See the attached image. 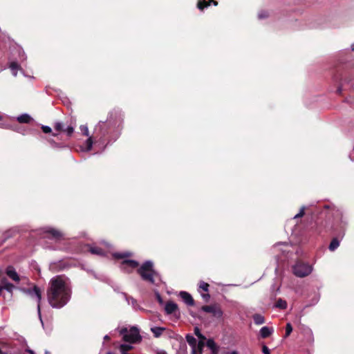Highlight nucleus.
<instances>
[{"instance_id":"1","label":"nucleus","mask_w":354,"mask_h":354,"mask_svg":"<svg viewBox=\"0 0 354 354\" xmlns=\"http://www.w3.org/2000/svg\"><path fill=\"white\" fill-rule=\"evenodd\" d=\"M71 289L68 282L61 276L51 279L47 290L49 304L55 308H61L70 300Z\"/></svg>"},{"instance_id":"2","label":"nucleus","mask_w":354,"mask_h":354,"mask_svg":"<svg viewBox=\"0 0 354 354\" xmlns=\"http://www.w3.org/2000/svg\"><path fill=\"white\" fill-rule=\"evenodd\" d=\"M138 273L141 278L152 284L156 283V281H160L159 274L154 270L153 263L151 261H147L138 268Z\"/></svg>"},{"instance_id":"3","label":"nucleus","mask_w":354,"mask_h":354,"mask_svg":"<svg viewBox=\"0 0 354 354\" xmlns=\"http://www.w3.org/2000/svg\"><path fill=\"white\" fill-rule=\"evenodd\" d=\"M120 333L122 335L123 340L130 344H134L141 340L138 329L133 326L129 330L127 328H122Z\"/></svg>"},{"instance_id":"4","label":"nucleus","mask_w":354,"mask_h":354,"mask_svg":"<svg viewBox=\"0 0 354 354\" xmlns=\"http://www.w3.org/2000/svg\"><path fill=\"white\" fill-rule=\"evenodd\" d=\"M27 294L32 298L37 301V313L41 322V325L44 326V322L41 318V306L40 302L41 299V292L40 289L37 286H34L33 288H30L26 290Z\"/></svg>"},{"instance_id":"5","label":"nucleus","mask_w":354,"mask_h":354,"mask_svg":"<svg viewBox=\"0 0 354 354\" xmlns=\"http://www.w3.org/2000/svg\"><path fill=\"white\" fill-rule=\"evenodd\" d=\"M292 270L297 277H304L311 273L313 268L308 263L298 262L293 266Z\"/></svg>"},{"instance_id":"6","label":"nucleus","mask_w":354,"mask_h":354,"mask_svg":"<svg viewBox=\"0 0 354 354\" xmlns=\"http://www.w3.org/2000/svg\"><path fill=\"white\" fill-rule=\"evenodd\" d=\"M44 238L49 239L50 240L55 241V242L59 241L64 239V234H62L60 231L52 228V227H46L44 228Z\"/></svg>"},{"instance_id":"7","label":"nucleus","mask_w":354,"mask_h":354,"mask_svg":"<svg viewBox=\"0 0 354 354\" xmlns=\"http://www.w3.org/2000/svg\"><path fill=\"white\" fill-rule=\"evenodd\" d=\"M80 129L84 136L88 137L87 140L85 141L84 145L81 147L82 150L84 151H89L91 150L93 145V137L89 136V131H88L87 125H81L80 127Z\"/></svg>"},{"instance_id":"8","label":"nucleus","mask_w":354,"mask_h":354,"mask_svg":"<svg viewBox=\"0 0 354 354\" xmlns=\"http://www.w3.org/2000/svg\"><path fill=\"white\" fill-rule=\"evenodd\" d=\"M111 129L110 122H100L95 127L94 133L96 136H100V139H102L106 134L109 133Z\"/></svg>"},{"instance_id":"9","label":"nucleus","mask_w":354,"mask_h":354,"mask_svg":"<svg viewBox=\"0 0 354 354\" xmlns=\"http://www.w3.org/2000/svg\"><path fill=\"white\" fill-rule=\"evenodd\" d=\"M201 310L204 312L212 314L216 318H221L223 316L222 310L216 305L203 306Z\"/></svg>"},{"instance_id":"10","label":"nucleus","mask_w":354,"mask_h":354,"mask_svg":"<svg viewBox=\"0 0 354 354\" xmlns=\"http://www.w3.org/2000/svg\"><path fill=\"white\" fill-rule=\"evenodd\" d=\"M139 263L134 260H124L120 265V269L126 272H131L133 270L138 268Z\"/></svg>"},{"instance_id":"11","label":"nucleus","mask_w":354,"mask_h":354,"mask_svg":"<svg viewBox=\"0 0 354 354\" xmlns=\"http://www.w3.org/2000/svg\"><path fill=\"white\" fill-rule=\"evenodd\" d=\"M165 310L167 315L174 314L176 317H179L180 316L178 305L174 302H167L165 305Z\"/></svg>"},{"instance_id":"12","label":"nucleus","mask_w":354,"mask_h":354,"mask_svg":"<svg viewBox=\"0 0 354 354\" xmlns=\"http://www.w3.org/2000/svg\"><path fill=\"white\" fill-rule=\"evenodd\" d=\"M209 284L204 281H200L198 286V292H200L203 299L207 301L210 295L207 293L209 291Z\"/></svg>"},{"instance_id":"13","label":"nucleus","mask_w":354,"mask_h":354,"mask_svg":"<svg viewBox=\"0 0 354 354\" xmlns=\"http://www.w3.org/2000/svg\"><path fill=\"white\" fill-rule=\"evenodd\" d=\"M6 273L8 275V277L12 281L17 283H19L20 281V277L17 272H16L15 269L12 266H8L6 270Z\"/></svg>"},{"instance_id":"14","label":"nucleus","mask_w":354,"mask_h":354,"mask_svg":"<svg viewBox=\"0 0 354 354\" xmlns=\"http://www.w3.org/2000/svg\"><path fill=\"white\" fill-rule=\"evenodd\" d=\"M179 295L187 305L193 306L194 304V299L189 293L185 291H181Z\"/></svg>"},{"instance_id":"15","label":"nucleus","mask_w":354,"mask_h":354,"mask_svg":"<svg viewBox=\"0 0 354 354\" xmlns=\"http://www.w3.org/2000/svg\"><path fill=\"white\" fill-rule=\"evenodd\" d=\"M274 333L272 327L263 326L259 330V335L261 338H267Z\"/></svg>"},{"instance_id":"16","label":"nucleus","mask_w":354,"mask_h":354,"mask_svg":"<svg viewBox=\"0 0 354 354\" xmlns=\"http://www.w3.org/2000/svg\"><path fill=\"white\" fill-rule=\"evenodd\" d=\"M206 346L211 350L212 354H218L219 347L213 339H208L206 342Z\"/></svg>"},{"instance_id":"17","label":"nucleus","mask_w":354,"mask_h":354,"mask_svg":"<svg viewBox=\"0 0 354 354\" xmlns=\"http://www.w3.org/2000/svg\"><path fill=\"white\" fill-rule=\"evenodd\" d=\"M89 251L91 254L99 256H104L106 253L104 249L98 246H90Z\"/></svg>"},{"instance_id":"18","label":"nucleus","mask_w":354,"mask_h":354,"mask_svg":"<svg viewBox=\"0 0 354 354\" xmlns=\"http://www.w3.org/2000/svg\"><path fill=\"white\" fill-rule=\"evenodd\" d=\"M212 1L214 6H217L218 3L213 0H200L197 4V6L198 9L202 10L204 9V8L209 6Z\"/></svg>"},{"instance_id":"19","label":"nucleus","mask_w":354,"mask_h":354,"mask_svg":"<svg viewBox=\"0 0 354 354\" xmlns=\"http://www.w3.org/2000/svg\"><path fill=\"white\" fill-rule=\"evenodd\" d=\"M185 339H186L187 342L191 346L192 350V349L196 350L197 341H196V338L193 335H192L190 334H187L185 337Z\"/></svg>"},{"instance_id":"20","label":"nucleus","mask_w":354,"mask_h":354,"mask_svg":"<svg viewBox=\"0 0 354 354\" xmlns=\"http://www.w3.org/2000/svg\"><path fill=\"white\" fill-rule=\"evenodd\" d=\"M9 68L11 70L12 74L15 77L17 76L18 71H21V66L17 62H11L9 64Z\"/></svg>"},{"instance_id":"21","label":"nucleus","mask_w":354,"mask_h":354,"mask_svg":"<svg viewBox=\"0 0 354 354\" xmlns=\"http://www.w3.org/2000/svg\"><path fill=\"white\" fill-rule=\"evenodd\" d=\"M166 330L165 327L154 326L151 328V330L155 337H159L162 335V333Z\"/></svg>"},{"instance_id":"22","label":"nucleus","mask_w":354,"mask_h":354,"mask_svg":"<svg viewBox=\"0 0 354 354\" xmlns=\"http://www.w3.org/2000/svg\"><path fill=\"white\" fill-rule=\"evenodd\" d=\"M252 319L256 325H261L266 322L264 317L260 314L253 315Z\"/></svg>"},{"instance_id":"23","label":"nucleus","mask_w":354,"mask_h":354,"mask_svg":"<svg viewBox=\"0 0 354 354\" xmlns=\"http://www.w3.org/2000/svg\"><path fill=\"white\" fill-rule=\"evenodd\" d=\"M17 120L20 123H29L32 119L28 114L24 113L18 116Z\"/></svg>"},{"instance_id":"24","label":"nucleus","mask_w":354,"mask_h":354,"mask_svg":"<svg viewBox=\"0 0 354 354\" xmlns=\"http://www.w3.org/2000/svg\"><path fill=\"white\" fill-rule=\"evenodd\" d=\"M339 238L336 237V238H333L329 245V250L330 251H334L335 250L339 245Z\"/></svg>"},{"instance_id":"25","label":"nucleus","mask_w":354,"mask_h":354,"mask_svg":"<svg viewBox=\"0 0 354 354\" xmlns=\"http://www.w3.org/2000/svg\"><path fill=\"white\" fill-rule=\"evenodd\" d=\"M133 346L131 344H122L119 346V349L120 353H127L129 351L133 348Z\"/></svg>"},{"instance_id":"26","label":"nucleus","mask_w":354,"mask_h":354,"mask_svg":"<svg viewBox=\"0 0 354 354\" xmlns=\"http://www.w3.org/2000/svg\"><path fill=\"white\" fill-rule=\"evenodd\" d=\"M274 306L280 309H286L287 308V302L285 300L279 298L277 299Z\"/></svg>"},{"instance_id":"27","label":"nucleus","mask_w":354,"mask_h":354,"mask_svg":"<svg viewBox=\"0 0 354 354\" xmlns=\"http://www.w3.org/2000/svg\"><path fill=\"white\" fill-rule=\"evenodd\" d=\"M131 256L130 252H123V253H114L113 257L115 259H124L127 257Z\"/></svg>"},{"instance_id":"28","label":"nucleus","mask_w":354,"mask_h":354,"mask_svg":"<svg viewBox=\"0 0 354 354\" xmlns=\"http://www.w3.org/2000/svg\"><path fill=\"white\" fill-rule=\"evenodd\" d=\"M205 342H203V341H198V342L196 344V352H198L199 354H202Z\"/></svg>"},{"instance_id":"29","label":"nucleus","mask_w":354,"mask_h":354,"mask_svg":"<svg viewBox=\"0 0 354 354\" xmlns=\"http://www.w3.org/2000/svg\"><path fill=\"white\" fill-rule=\"evenodd\" d=\"M1 288H2V290H6L8 292L12 293L13 291V289L15 288V286L12 283H6L5 286H1Z\"/></svg>"},{"instance_id":"30","label":"nucleus","mask_w":354,"mask_h":354,"mask_svg":"<svg viewBox=\"0 0 354 354\" xmlns=\"http://www.w3.org/2000/svg\"><path fill=\"white\" fill-rule=\"evenodd\" d=\"M305 209H306V207L304 206L301 207L299 210V212L298 214H297L296 215H295L293 218L296 219V218L302 217L304 215Z\"/></svg>"},{"instance_id":"31","label":"nucleus","mask_w":354,"mask_h":354,"mask_svg":"<svg viewBox=\"0 0 354 354\" xmlns=\"http://www.w3.org/2000/svg\"><path fill=\"white\" fill-rule=\"evenodd\" d=\"M292 331V325L290 323H288L286 326V337H288L290 335Z\"/></svg>"},{"instance_id":"32","label":"nucleus","mask_w":354,"mask_h":354,"mask_svg":"<svg viewBox=\"0 0 354 354\" xmlns=\"http://www.w3.org/2000/svg\"><path fill=\"white\" fill-rule=\"evenodd\" d=\"M268 12L266 10H261L258 14V17L260 19H265V18L268 17Z\"/></svg>"},{"instance_id":"33","label":"nucleus","mask_w":354,"mask_h":354,"mask_svg":"<svg viewBox=\"0 0 354 354\" xmlns=\"http://www.w3.org/2000/svg\"><path fill=\"white\" fill-rule=\"evenodd\" d=\"M64 131H65L68 136H71L74 132V128L68 126L66 129H64Z\"/></svg>"},{"instance_id":"34","label":"nucleus","mask_w":354,"mask_h":354,"mask_svg":"<svg viewBox=\"0 0 354 354\" xmlns=\"http://www.w3.org/2000/svg\"><path fill=\"white\" fill-rule=\"evenodd\" d=\"M55 129L56 131H64V125L61 122H57L55 124Z\"/></svg>"},{"instance_id":"35","label":"nucleus","mask_w":354,"mask_h":354,"mask_svg":"<svg viewBox=\"0 0 354 354\" xmlns=\"http://www.w3.org/2000/svg\"><path fill=\"white\" fill-rule=\"evenodd\" d=\"M41 129H42L43 132L45 133H49L52 131V129L50 127L45 126V125L41 126Z\"/></svg>"},{"instance_id":"36","label":"nucleus","mask_w":354,"mask_h":354,"mask_svg":"<svg viewBox=\"0 0 354 354\" xmlns=\"http://www.w3.org/2000/svg\"><path fill=\"white\" fill-rule=\"evenodd\" d=\"M262 352L263 354H270V349L266 345L263 346Z\"/></svg>"},{"instance_id":"37","label":"nucleus","mask_w":354,"mask_h":354,"mask_svg":"<svg viewBox=\"0 0 354 354\" xmlns=\"http://www.w3.org/2000/svg\"><path fill=\"white\" fill-rule=\"evenodd\" d=\"M6 283H10V282L7 280V279L6 278L1 279L0 286H5Z\"/></svg>"},{"instance_id":"38","label":"nucleus","mask_w":354,"mask_h":354,"mask_svg":"<svg viewBox=\"0 0 354 354\" xmlns=\"http://www.w3.org/2000/svg\"><path fill=\"white\" fill-rule=\"evenodd\" d=\"M194 334L196 335V336H197V337L201 334V330L198 327H195L194 329Z\"/></svg>"},{"instance_id":"39","label":"nucleus","mask_w":354,"mask_h":354,"mask_svg":"<svg viewBox=\"0 0 354 354\" xmlns=\"http://www.w3.org/2000/svg\"><path fill=\"white\" fill-rule=\"evenodd\" d=\"M3 119V116L2 115H0V121H1ZM0 128H8V127L4 123L0 122Z\"/></svg>"},{"instance_id":"40","label":"nucleus","mask_w":354,"mask_h":354,"mask_svg":"<svg viewBox=\"0 0 354 354\" xmlns=\"http://www.w3.org/2000/svg\"><path fill=\"white\" fill-rule=\"evenodd\" d=\"M199 341H203V342H205V340H206V337L205 335H203L202 333L198 336Z\"/></svg>"},{"instance_id":"41","label":"nucleus","mask_w":354,"mask_h":354,"mask_svg":"<svg viewBox=\"0 0 354 354\" xmlns=\"http://www.w3.org/2000/svg\"><path fill=\"white\" fill-rule=\"evenodd\" d=\"M178 352H181V354H186V348H182Z\"/></svg>"},{"instance_id":"42","label":"nucleus","mask_w":354,"mask_h":354,"mask_svg":"<svg viewBox=\"0 0 354 354\" xmlns=\"http://www.w3.org/2000/svg\"><path fill=\"white\" fill-rule=\"evenodd\" d=\"M25 354H34V352L30 349H26Z\"/></svg>"},{"instance_id":"43","label":"nucleus","mask_w":354,"mask_h":354,"mask_svg":"<svg viewBox=\"0 0 354 354\" xmlns=\"http://www.w3.org/2000/svg\"><path fill=\"white\" fill-rule=\"evenodd\" d=\"M102 244H104L107 249H109L110 248V245L105 242H103Z\"/></svg>"},{"instance_id":"44","label":"nucleus","mask_w":354,"mask_h":354,"mask_svg":"<svg viewBox=\"0 0 354 354\" xmlns=\"http://www.w3.org/2000/svg\"><path fill=\"white\" fill-rule=\"evenodd\" d=\"M157 297H158V299L159 302H160V303H162V299H161V297H160V295H158H158H157Z\"/></svg>"},{"instance_id":"45","label":"nucleus","mask_w":354,"mask_h":354,"mask_svg":"<svg viewBox=\"0 0 354 354\" xmlns=\"http://www.w3.org/2000/svg\"><path fill=\"white\" fill-rule=\"evenodd\" d=\"M156 354H167V353L164 351H158Z\"/></svg>"},{"instance_id":"46","label":"nucleus","mask_w":354,"mask_h":354,"mask_svg":"<svg viewBox=\"0 0 354 354\" xmlns=\"http://www.w3.org/2000/svg\"><path fill=\"white\" fill-rule=\"evenodd\" d=\"M344 236V232H342L339 236L340 237V239H342L343 238V236Z\"/></svg>"},{"instance_id":"47","label":"nucleus","mask_w":354,"mask_h":354,"mask_svg":"<svg viewBox=\"0 0 354 354\" xmlns=\"http://www.w3.org/2000/svg\"><path fill=\"white\" fill-rule=\"evenodd\" d=\"M196 353H197L196 350H194V349L192 350V354H196Z\"/></svg>"},{"instance_id":"48","label":"nucleus","mask_w":354,"mask_h":354,"mask_svg":"<svg viewBox=\"0 0 354 354\" xmlns=\"http://www.w3.org/2000/svg\"><path fill=\"white\" fill-rule=\"evenodd\" d=\"M109 338H110L109 336L107 335L104 336V339H106V340L109 339Z\"/></svg>"},{"instance_id":"49","label":"nucleus","mask_w":354,"mask_h":354,"mask_svg":"<svg viewBox=\"0 0 354 354\" xmlns=\"http://www.w3.org/2000/svg\"><path fill=\"white\" fill-rule=\"evenodd\" d=\"M230 354H239V353H238V352H237V351H232V352H231V353H230Z\"/></svg>"},{"instance_id":"50","label":"nucleus","mask_w":354,"mask_h":354,"mask_svg":"<svg viewBox=\"0 0 354 354\" xmlns=\"http://www.w3.org/2000/svg\"><path fill=\"white\" fill-rule=\"evenodd\" d=\"M0 354H8V353L3 352L0 349Z\"/></svg>"},{"instance_id":"51","label":"nucleus","mask_w":354,"mask_h":354,"mask_svg":"<svg viewBox=\"0 0 354 354\" xmlns=\"http://www.w3.org/2000/svg\"><path fill=\"white\" fill-rule=\"evenodd\" d=\"M337 92H338L339 93H340L342 92V89H341V88H339L337 89Z\"/></svg>"},{"instance_id":"52","label":"nucleus","mask_w":354,"mask_h":354,"mask_svg":"<svg viewBox=\"0 0 354 354\" xmlns=\"http://www.w3.org/2000/svg\"><path fill=\"white\" fill-rule=\"evenodd\" d=\"M351 49L353 51H354V44L351 46Z\"/></svg>"},{"instance_id":"53","label":"nucleus","mask_w":354,"mask_h":354,"mask_svg":"<svg viewBox=\"0 0 354 354\" xmlns=\"http://www.w3.org/2000/svg\"><path fill=\"white\" fill-rule=\"evenodd\" d=\"M350 159H351V160H354V158H352V154H351V155H350Z\"/></svg>"},{"instance_id":"54","label":"nucleus","mask_w":354,"mask_h":354,"mask_svg":"<svg viewBox=\"0 0 354 354\" xmlns=\"http://www.w3.org/2000/svg\"><path fill=\"white\" fill-rule=\"evenodd\" d=\"M281 245H282V244L281 243H278L277 245H275V247L279 246Z\"/></svg>"},{"instance_id":"55","label":"nucleus","mask_w":354,"mask_h":354,"mask_svg":"<svg viewBox=\"0 0 354 354\" xmlns=\"http://www.w3.org/2000/svg\"><path fill=\"white\" fill-rule=\"evenodd\" d=\"M177 354H181V352H178V353H177Z\"/></svg>"},{"instance_id":"56","label":"nucleus","mask_w":354,"mask_h":354,"mask_svg":"<svg viewBox=\"0 0 354 354\" xmlns=\"http://www.w3.org/2000/svg\"><path fill=\"white\" fill-rule=\"evenodd\" d=\"M2 71V69H0V71Z\"/></svg>"},{"instance_id":"57","label":"nucleus","mask_w":354,"mask_h":354,"mask_svg":"<svg viewBox=\"0 0 354 354\" xmlns=\"http://www.w3.org/2000/svg\"><path fill=\"white\" fill-rule=\"evenodd\" d=\"M353 150H354V147H353Z\"/></svg>"}]
</instances>
